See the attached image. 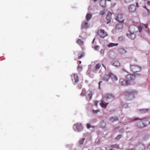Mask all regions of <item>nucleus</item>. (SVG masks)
<instances>
[{"label":"nucleus","instance_id":"1","mask_svg":"<svg viewBox=\"0 0 150 150\" xmlns=\"http://www.w3.org/2000/svg\"><path fill=\"white\" fill-rule=\"evenodd\" d=\"M139 120L137 123V126L139 128H144L150 124V122L148 119L144 118L142 119H140L139 118L136 117L133 120Z\"/></svg>","mask_w":150,"mask_h":150},{"label":"nucleus","instance_id":"2","mask_svg":"<svg viewBox=\"0 0 150 150\" xmlns=\"http://www.w3.org/2000/svg\"><path fill=\"white\" fill-rule=\"evenodd\" d=\"M137 93L136 90H133L131 91L125 92L124 94L126 100H130L134 98L135 95L137 94Z\"/></svg>","mask_w":150,"mask_h":150},{"label":"nucleus","instance_id":"3","mask_svg":"<svg viewBox=\"0 0 150 150\" xmlns=\"http://www.w3.org/2000/svg\"><path fill=\"white\" fill-rule=\"evenodd\" d=\"M130 69L131 71L136 74V73L142 70L141 67L139 66L134 64H131L130 65Z\"/></svg>","mask_w":150,"mask_h":150},{"label":"nucleus","instance_id":"4","mask_svg":"<svg viewBox=\"0 0 150 150\" xmlns=\"http://www.w3.org/2000/svg\"><path fill=\"white\" fill-rule=\"evenodd\" d=\"M97 35L102 38H104L108 35L107 33L104 30L102 29H100L97 31Z\"/></svg>","mask_w":150,"mask_h":150},{"label":"nucleus","instance_id":"5","mask_svg":"<svg viewBox=\"0 0 150 150\" xmlns=\"http://www.w3.org/2000/svg\"><path fill=\"white\" fill-rule=\"evenodd\" d=\"M144 26L145 28L147 29V31L148 32H149L150 30L149 29H148V25L147 24H140L139 25H138L137 26L138 30L139 32H140L142 31L143 28H144Z\"/></svg>","mask_w":150,"mask_h":150},{"label":"nucleus","instance_id":"6","mask_svg":"<svg viewBox=\"0 0 150 150\" xmlns=\"http://www.w3.org/2000/svg\"><path fill=\"white\" fill-rule=\"evenodd\" d=\"M125 78L126 80L130 82L135 79V76L134 74H128L126 76Z\"/></svg>","mask_w":150,"mask_h":150},{"label":"nucleus","instance_id":"7","mask_svg":"<svg viewBox=\"0 0 150 150\" xmlns=\"http://www.w3.org/2000/svg\"><path fill=\"white\" fill-rule=\"evenodd\" d=\"M120 84L123 86H127L130 84V82L128 81L127 80L121 79L120 80Z\"/></svg>","mask_w":150,"mask_h":150},{"label":"nucleus","instance_id":"8","mask_svg":"<svg viewBox=\"0 0 150 150\" xmlns=\"http://www.w3.org/2000/svg\"><path fill=\"white\" fill-rule=\"evenodd\" d=\"M116 19L120 23H122L124 21V19L123 18V15L121 14H119L117 16Z\"/></svg>","mask_w":150,"mask_h":150},{"label":"nucleus","instance_id":"9","mask_svg":"<svg viewBox=\"0 0 150 150\" xmlns=\"http://www.w3.org/2000/svg\"><path fill=\"white\" fill-rule=\"evenodd\" d=\"M136 29V27L134 25H131L129 27V33H136L137 32V30H135Z\"/></svg>","mask_w":150,"mask_h":150},{"label":"nucleus","instance_id":"10","mask_svg":"<svg viewBox=\"0 0 150 150\" xmlns=\"http://www.w3.org/2000/svg\"><path fill=\"white\" fill-rule=\"evenodd\" d=\"M136 9V7L135 6L133 5H129L128 8L129 11L130 12H134L135 11Z\"/></svg>","mask_w":150,"mask_h":150},{"label":"nucleus","instance_id":"11","mask_svg":"<svg viewBox=\"0 0 150 150\" xmlns=\"http://www.w3.org/2000/svg\"><path fill=\"white\" fill-rule=\"evenodd\" d=\"M135 33H129L127 34V35L130 39L133 40L136 38Z\"/></svg>","mask_w":150,"mask_h":150},{"label":"nucleus","instance_id":"12","mask_svg":"<svg viewBox=\"0 0 150 150\" xmlns=\"http://www.w3.org/2000/svg\"><path fill=\"white\" fill-rule=\"evenodd\" d=\"M110 78L113 81H115L117 80V76L111 72L109 73Z\"/></svg>","mask_w":150,"mask_h":150},{"label":"nucleus","instance_id":"13","mask_svg":"<svg viewBox=\"0 0 150 150\" xmlns=\"http://www.w3.org/2000/svg\"><path fill=\"white\" fill-rule=\"evenodd\" d=\"M74 126L76 127L78 131H80L82 130L83 129L82 125L81 124L77 123L75 124Z\"/></svg>","mask_w":150,"mask_h":150},{"label":"nucleus","instance_id":"14","mask_svg":"<svg viewBox=\"0 0 150 150\" xmlns=\"http://www.w3.org/2000/svg\"><path fill=\"white\" fill-rule=\"evenodd\" d=\"M88 23L87 21H83V22L81 25L82 28L86 29L88 27Z\"/></svg>","mask_w":150,"mask_h":150},{"label":"nucleus","instance_id":"15","mask_svg":"<svg viewBox=\"0 0 150 150\" xmlns=\"http://www.w3.org/2000/svg\"><path fill=\"white\" fill-rule=\"evenodd\" d=\"M119 53L121 54H125L127 51L124 48H120L118 50Z\"/></svg>","mask_w":150,"mask_h":150},{"label":"nucleus","instance_id":"16","mask_svg":"<svg viewBox=\"0 0 150 150\" xmlns=\"http://www.w3.org/2000/svg\"><path fill=\"white\" fill-rule=\"evenodd\" d=\"M144 8L145 9H146V10L147 11V12L146 13H143V16H146L149 15L150 14V11L147 8L146 6H144Z\"/></svg>","mask_w":150,"mask_h":150},{"label":"nucleus","instance_id":"17","mask_svg":"<svg viewBox=\"0 0 150 150\" xmlns=\"http://www.w3.org/2000/svg\"><path fill=\"white\" fill-rule=\"evenodd\" d=\"M123 28V25L122 23H119L116 25V29H122Z\"/></svg>","mask_w":150,"mask_h":150},{"label":"nucleus","instance_id":"18","mask_svg":"<svg viewBox=\"0 0 150 150\" xmlns=\"http://www.w3.org/2000/svg\"><path fill=\"white\" fill-rule=\"evenodd\" d=\"M108 103L105 102L103 100H102L100 104V105L103 108H105L108 105Z\"/></svg>","mask_w":150,"mask_h":150},{"label":"nucleus","instance_id":"19","mask_svg":"<svg viewBox=\"0 0 150 150\" xmlns=\"http://www.w3.org/2000/svg\"><path fill=\"white\" fill-rule=\"evenodd\" d=\"M100 4L103 7H104L106 5V1L104 0H101L100 2Z\"/></svg>","mask_w":150,"mask_h":150},{"label":"nucleus","instance_id":"20","mask_svg":"<svg viewBox=\"0 0 150 150\" xmlns=\"http://www.w3.org/2000/svg\"><path fill=\"white\" fill-rule=\"evenodd\" d=\"M74 80L75 81V83H77L79 81L78 77V76L76 74H74L73 75Z\"/></svg>","mask_w":150,"mask_h":150},{"label":"nucleus","instance_id":"21","mask_svg":"<svg viewBox=\"0 0 150 150\" xmlns=\"http://www.w3.org/2000/svg\"><path fill=\"white\" fill-rule=\"evenodd\" d=\"M105 97L107 99H110L114 98V96L111 94H108L105 95Z\"/></svg>","mask_w":150,"mask_h":150},{"label":"nucleus","instance_id":"22","mask_svg":"<svg viewBox=\"0 0 150 150\" xmlns=\"http://www.w3.org/2000/svg\"><path fill=\"white\" fill-rule=\"evenodd\" d=\"M99 125L100 127L104 128L105 126V123L104 121H102L100 122Z\"/></svg>","mask_w":150,"mask_h":150},{"label":"nucleus","instance_id":"23","mask_svg":"<svg viewBox=\"0 0 150 150\" xmlns=\"http://www.w3.org/2000/svg\"><path fill=\"white\" fill-rule=\"evenodd\" d=\"M111 122H114L118 120V118L117 117H112L110 119Z\"/></svg>","mask_w":150,"mask_h":150},{"label":"nucleus","instance_id":"24","mask_svg":"<svg viewBox=\"0 0 150 150\" xmlns=\"http://www.w3.org/2000/svg\"><path fill=\"white\" fill-rule=\"evenodd\" d=\"M77 43L80 46L83 45L84 42L81 39H78L77 41Z\"/></svg>","mask_w":150,"mask_h":150},{"label":"nucleus","instance_id":"25","mask_svg":"<svg viewBox=\"0 0 150 150\" xmlns=\"http://www.w3.org/2000/svg\"><path fill=\"white\" fill-rule=\"evenodd\" d=\"M110 78V76H109V75H105L103 77V80L108 81L109 78Z\"/></svg>","mask_w":150,"mask_h":150},{"label":"nucleus","instance_id":"26","mask_svg":"<svg viewBox=\"0 0 150 150\" xmlns=\"http://www.w3.org/2000/svg\"><path fill=\"white\" fill-rule=\"evenodd\" d=\"M106 18L108 21L107 22V23L108 24L111 22V16L109 15H107Z\"/></svg>","mask_w":150,"mask_h":150},{"label":"nucleus","instance_id":"27","mask_svg":"<svg viewBox=\"0 0 150 150\" xmlns=\"http://www.w3.org/2000/svg\"><path fill=\"white\" fill-rule=\"evenodd\" d=\"M92 15L88 13L86 16V18L87 21H88L92 17Z\"/></svg>","mask_w":150,"mask_h":150},{"label":"nucleus","instance_id":"28","mask_svg":"<svg viewBox=\"0 0 150 150\" xmlns=\"http://www.w3.org/2000/svg\"><path fill=\"white\" fill-rule=\"evenodd\" d=\"M118 45V44H115L113 43H110L108 45V47H112L113 46H117Z\"/></svg>","mask_w":150,"mask_h":150},{"label":"nucleus","instance_id":"29","mask_svg":"<svg viewBox=\"0 0 150 150\" xmlns=\"http://www.w3.org/2000/svg\"><path fill=\"white\" fill-rule=\"evenodd\" d=\"M113 65L115 67H118L120 65V63L117 61H115L113 63Z\"/></svg>","mask_w":150,"mask_h":150},{"label":"nucleus","instance_id":"30","mask_svg":"<svg viewBox=\"0 0 150 150\" xmlns=\"http://www.w3.org/2000/svg\"><path fill=\"white\" fill-rule=\"evenodd\" d=\"M86 93V91L85 89H83L82 91V92L80 94V95L81 96H85Z\"/></svg>","mask_w":150,"mask_h":150},{"label":"nucleus","instance_id":"31","mask_svg":"<svg viewBox=\"0 0 150 150\" xmlns=\"http://www.w3.org/2000/svg\"><path fill=\"white\" fill-rule=\"evenodd\" d=\"M84 56V53L83 52H81V53H79L78 57V59H80L83 56Z\"/></svg>","mask_w":150,"mask_h":150},{"label":"nucleus","instance_id":"32","mask_svg":"<svg viewBox=\"0 0 150 150\" xmlns=\"http://www.w3.org/2000/svg\"><path fill=\"white\" fill-rule=\"evenodd\" d=\"M149 137V135L146 134L142 138V140L144 141H146L147 140Z\"/></svg>","mask_w":150,"mask_h":150},{"label":"nucleus","instance_id":"33","mask_svg":"<svg viewBox=\"0 0 150 150\" xmlns=\"http://www.w3.org/2000/svg\"><path fill=\"white\" fill-rule=\"evenodd\" d=\"M122 137V135H119L116 137V138H115V139L117 140H119Z\"/></svg>","mask_w":150,"mask_h":150},{"label":"nucleus","instance_id":"34","mask_svg":"<svg viewBox=\"0 0 150 150\" xmlns=\"http://www.w3.org/2000/svg\"><path fill=\"white\" fill-rule=\"evenodd\" d=\"M93 95V93L92 91H90L88 94V96L90 98V100L91 99L92 97V95Z\"/></svg>","mask_w":150,"mask_h":150},{"label":"nucleus","instance_id":"35","mask_svg":"<svg viewBox=\"0 0 150 150\" xmlns=\"http://www.w3.org/2000/svg\"><path fill=\"white\" fill-rule=\"evenodd\" d=\"M85 140L84 138H82L79 142V143L80 144H82L83 143V142Z\"/></svg>","mask_w":150,"mask_h":150},{"label":"nucleus","instance_id":"36","mask_svg":"<svg viewBox=\"0 0 150 150\" xmlns=\"http://www.w3.org/2000/svg\"><path fill=\"white\" fill-rule=\"evenodd\" d=\"M101 67V65L99 64H96L95 66V69H98L100 67Z\"/></svg>","mask_w":150,"mask_h":150},{"label":"nucleus","instance_id":"37","mask_svg":"<svg viewBox=\"0 0 150 150\" xmlns=\"http://www.w3.org/2000/svg\"><path fill=\"white\" fill-rule=\"evenodd\" d=\"M106 11H105V10H103V11H101L100 12V14L102 15V16H103V15H104L105 14V12H106Z\"/></svg>","mask_w":150,"mask_h":150},{"label":"nucleus","instance_id":"38","mask_svg":"<svg viewBox=\"0 0 150 150\" xmlns=\"http://www.w3.org/2000/svg\"><path fill=\"white\" fill-rule=\"evenodd\" d=\"M111 147L112 148H114V147L118 148L119 147V145H118L115 144L112 145Z\"/></svg>","mask_w":150,"mask_h":150},{"label":"nucleus","instance_id":"39","mask_svg":"<svg viewBox=\"0 0 150 150\" xmlns=\"http://www.w3.org/2000/svg\"><path fill=\"white\" fill-rule=\"evenodd\" d=\"M133 0H125L126 3H129L132 1Z\"/></svg>","mask_w":150,"mask_h":150},{"label":"nucleus","instance_id":"40","mask_svg":"<svg viewBox=\"0 0 150 150\" xmlns=\"http://www.w3.org/2000/svg\"><path fill=\"white\" fill-rule=\"evenodd\" d=\"M82 68V67L81 65H79L78 67V69L81 70Z\"/></svg>","mask_w":150,"mask_h":150},{"label":"nucleus","instance_id":"41","mask_svg":"<svg viewBox=\"0 0 150 150\" xmlns=\"http://www.w3.org/2000/svg\"><path fill=\"white\" fill-rule=\"evenodd\" d=\"M146 4L148 6L150 7V1H148L147 2Z\"/></svg>","mask_w":150,"mask_h":150},{"label":"nucleus","instance_id":"42","mask_svg":"<svg viewBox=\"0 0 150 150\" xmlns=\"http://www.w3.org/2000/svg\"><path fill=\"white\" fill-rule=\"evenodd\" d=\"M98 46H95L94 47V50H98Z\"/></svg>","mask_w":150,"mask_h":150},{"label":"nucleus","instance_id":"43","mask_svg":"<svg viewBox=\"0 0 150 150\" xmlns=\"http://www.w3.org/2000/svg\"><path fill=\"white\" fill-rule=\"evenodd\" d=\"M104 50L103 49H102L100 51V53L101 54H102V55H103L104 53Z\"/></svg>","mask_w":150,"mask_h":150},{"label":"nucleus","instance_id":"44","mask_svg":"<svg viewBox=\"0 0 150 150\" xmlns=\"http://www.w3.org/2000/svg\"><path fill=\"white\" fill-rule=\"evenodd\" d=\"M88 129H89L91 127L90 125L89 124H87L86 125Z\"/></svg>","mask_w":150,"mask_h":150},{"label":"nucleus","instance_id":"45","mask_svg":"<svg viewBox=\"0 0 150 150\" xmlns=\"http://www.w3.org/2000/svg\"><path fill=\"white\" fill-rule=\"evenodd\" d=\"M119 39L120 41H122L123 40V38L122 37H120L119 38Z\"/></svg>","mask_w":150,"mask_h":150},{"label":"nucleus","instance_id":"46","mask_svg":"<svg viewBox=\"0 0 150 150\" xmlns=\"http://www.w3.org/2000/svg\"><path fill=\"white\" fill-rule=\"evenodd\" d=\"M98 103V101H95V102H94L95 105L96 106H97V105Z\"/></svg>","mask_w":150,"mask_h":150},{"label":"nucleus","instance_id":"47","mask_svg":"<svg viewBox=\"0 0 150 150\" xmlns=\"http://www.w3.org/2000/svg\"><path fill=\"white\" fill-rule=\"evenodd\" d=\"M93 111L94 113H97L99 111V110H93Z\"/></svg>","mask_w":150,"mask_h":150},{"label":"nucleus","instance_id":"48","mask_svg":"<svg viewBox=\"0 0 150 150\" xmlns=\"http://www.w3.org/2000/svg\"><path fill=\"white\" fill-rule=\"evenodd\" d=\"M112 15V13L111 12H109L108 13L107 15H109V16H111V15Z\"/></svg>","mask_w":150,"mask_h":150},{"label":"nucleus","instance_id":"49","mask_svg":"<svg viewBox=\"0 0 150 150\" xmlns=\"http://www.w3.org/2000/svg\"><path fill=\"white\" fill-rule=\"evenodd\" d=\"M101 83H102V81H100L99 82V88H100V85Z\"/></svg>","mask_w":150,"mask_h":150},{"label":"nucleus","instance_id":"50","mask_svg":"<svg viewBox=\"0 0 150 150\" xmlns=\"http://www.w3.org/2000/svg\"><path fill=\"white\" fill-rule=\"evenodd\" d=\"M102 66L104 67V68H105V69H106V67L105 66V65L103 64H102Z\"/></svg>","mask_w":150,"mask_h":150},{"label":"nucleus","instance_id":"51","mask_svg":"<svg viewBox=\"0 0 150 150\" xmlns=\"http://www.w3.org/2000/svg\"><path fill=\"white\" fill-rule=\"evenodd\" d=\"M119 128V126H117V127H116V128H115V129H118Z\"/></svg>","mask_w":150,"mask_h":150},{"label":"nucleus","instance_id":"52","mask_svg":"<svg viewBox=\"0 0 150 150\" xmlns=\"http://www.w3.org/2000/svg\"><path fill=\"white\" fill-rule=\"evenodd\" d=\"M79 65H80V64L81 63V61H79Z\"/></svg>","mask_w":150,"mask_h":150},{"label":"nucleus","instance_id":"53","mask_svg":"<svg viewBox=\"0 0 150 150\" xmlns=\"http://www.w3.org/2000/svg\"><path fill=\"white\" fill-rule=\"evenodd\" d=\"M136 5H137V7H138V6H138V3H136Z\"/></svg>","mask_w":150,"mask_h":150},{"label":"nucleus","instance_id":"54","mask_svg":"<svg viewBox=\"0 0 150 150\" xmlns=\"http://www.w3.org/2000/svg\"><path fill=\"white\" fill-rule=\"evenodd\" d=\"M97 0H93V1H94V2H96L97 1Z\"/></svg>","mask_w":150,"mask_h":150},{"label":"nucleus","instance_id":"55","mask_svg":"<svg viewBox=\"0 0 150 150\" xmlns=\"http://www.w3.org/2000/svg\"><path fill=\"white\" fill-rule=\"evenodd\" d=\"M95 40V38H94L93 40V42H94V40Z\"/></svg>","mask_w":150,"mask_h":150},{"label":"nucleus","instance_id":"56","mask_svg":"<svg viewBox=\"0 0 150 150\" xmlns=\"http://www.w3.org/2000/svg\"><path fill=\"white\" fill-rule=\"evenodd\" d=\"M110 150H113L112 149H110Z\"/></svg>","mask_w":150,"mask_h":150},{"label":"nucleus","instance_id":"57","mask_svg":"<svg viewBox=\"0 0 150 150\" xmlns=\"http://www.w3.org/2000/svg\"><path fill=\"white\" fill-rule=\"evenodd\" d=\"M108 1H110V0H108Z\"/></svg>","mask_w":150,"mask_h":150},{"label":"nucleus","instance_id":"58","mask_svg":"<svg viewBox=\"0 0 150 150\" xmlns=\"http://www.w3.org/2000/svg\"><path fill=\"white\" fill-rule=\"evenodd\" d=\"M91 127H93V126H91Z\"/></svg>","mask_w":150,"mask_h":150},{"label":"nucleus","instance_id":"59","mask_svg":"<svg viewBox=\"0 0 150 150\" xmlns=\"http://www.w3.org/2000/svg\"><path fill=\"white\" fill-rule=\"evenodd\" d=\"M144 0V1H147V0Z\"/></svg>","mask_w":150,"mask_h":150}]
</instances>
